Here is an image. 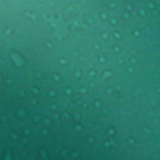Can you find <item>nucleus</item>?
Returning <instances> with one entry per match:
<instances>
[{"instance_id": "3", "label": "nucleus", "mask_w": 160, "mask_h": 160, "mask_svg": "<svg viewBox=\"0 0 160 160\" xmlns=\"http://www.w3.org/2000/svg\"><path fill=\"white\" fill-rule=\"evenodd\" d=\"M70 90H71V89H70Z\"/></svg>"}, {"instance_id": "2", "label": "nucleus", "mask_w": 160, "mask_h": 160, "mask_svg": "<svg viewBox=\"0 0 160 160\" xmlns=\"http://www.w3.org/2000/svg\"><path fill=\"white\" fill-rule=\"evenodd\" d=\"M73 121H71V124L72 123Z\"/></svg>"}, {"instance_id": "1", "label": "nucleus", "mask_w": 160, "mask_h": 160, "mask_svg": "<svg viewBox=\"0 0 160 160\" xmlns=\"http://www.w3.org/2000/svg\"><path fill=\"white\" fill-rule=\"evenodd\" d=\"M66 121L67 123V160H70V107H67V121Z\"/></svg>"}]
</instances>
